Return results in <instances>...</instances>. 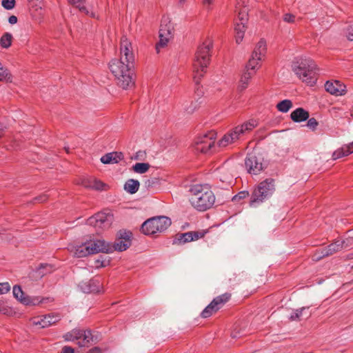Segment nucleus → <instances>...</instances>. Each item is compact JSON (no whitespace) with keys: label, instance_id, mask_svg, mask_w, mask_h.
Here are the masks:
<instances>
[{"label":"nucleus","instance_id":"f257e3e1","mask_svg":"<svg viewBox=\"0 0 353 353\" xmlns=\"http://www.w3.org/2000/svg\"><path fill=\"white\" fill-rule=\"evenodd\" d=\"M134 65L120 59H112L109 63V68L115 77L117 85L123 90L130 89L134 85Z\"/></svg>","mask_w":353,"mask_h":353},{"label":"nucleus","instance_id":"f03ea898","mask_svg":"<svg viewBox=\"0 0 353 353\" xmlns=\"http://www.w3.org/2000/svg\"><path fill=\"white\" fill-rule=\"evenodd\" d=\"M213 47V42L210 39H206L200 44L195 53L193 62L194 68V81L198 84L199 80L206 72L207 68L210 62V51Z\"/></svg>","mask_w":353,"mask_h":353},{"label":"nucleus","instance_id":"7ed1b4c3","mask_svg":"<svg viewBox=\"0 0 353 353\" xmlns=\"http://www.w3.org/2000/svg\"><path fill=\"white\" fill-rule=\"evenodd\" d=\"M192 205L199 211H205L214 203L215 196L208 185L196 184L190 189Z\"/></svg>","mask_w":353,"mask_h":353},{"label":"nucleus","instance_id":"20e7f679","mask_svg":"<svg viewBox=\"0 0 353 353\" xmlns=\"http://www.w3.org/2000/svg\"><path fill=\"white\" fill-rule=\"evenodd\" d=\"M292 70L303 82L310 86L315 84L318 67L312 59L307 58L301 59L294 64Z\"/></svg>","mask_w":353,"mask_h":353},{"label":"nucleus","instance_id":"39448f33","mask_svg":"<svg viewBox=\"0 0 353 353\" xmlns=\"http://www.w3.org/2000/svg\"><path fill=\"white\" fill-rule=\"evenodd\" d=\"M111 250L110 243L104 240L96 239L75 246L72 252L75 257L82 258L99 252L111 253Z\"/></svg>","mask_w":353,"mask_h":353},{"label":"nucleus","instance_id":"423d86ee","mask_svg":"<svg viewBox=\"0 0 353 353\" xmlns=\"http://www.w3.org/2000/svg\"><path fill=\"white\" fill-rule=\"evenodd\" d=\"M171 223V219L167 216H154L144 221L141 230L145 235H153L157 232H164L170 226Z\"/></svg>","mask_w":353,"mask_h":353},{"label":"nucleus","instance_id":"0eeeda50","mask_svg":"<svg viewBox=\"0 0 353 353\" xmlns=\"http://www.w3.org/2000/svg\"><path fill=\"white\" fill-rule=\"evenodd\" d=\"M274 190V181L272 179H266L261 182L253 192L250 205L255 207L257 203L262 202L270 196Z\"/></svg>","mask_w":353,"mask_h":353},{"label":"nucleus","instance_id":"6e6552de","mask_svg":"<svg viewBox=\"0 0 353 353\" xmlns=\"http://www.w3.org/2000/svg\"><path fill=\"white\" fill-rule=\"evenodd\" d=\"M216 133L212 130L203 135L197 137L193 143L196 151L202 153H208L214 146Z\"/></svg>","mask_w":353,"mask_h":353},{"label":"nucleus","instance_id":"1a4fd4ad","mask_svg":"<svg viewBox=\"0 0 353 353\" xmlns=\"http://www.w3.org/2000/svg\"><path fill=\"white\" fill-rule=\"evenodd\" d=\"M230 293H224L215 297L201 313L202 318L206 319L217 312L230 299Z\"/></svg>","mask_w":353,"mask_h":353},{"label":"nucleus","instance_id":"9d476101","mask_svg":"<svg viewBox=\"0 0 353 353\" xmlns=\"http://www.w3.org/2000/svg\"><path fill=\"white\" fill-rule=\"evenodd\" d=\"M132 233L129 230H121L117 234V238L113 244L110 243L112 248L111 253L114 251L122 252L126 250L132 244Z\"/></svg>","mask_w":353,"mask_h":353},{"label":"nucleus","instance_id":"9b49d317","mask_svg":"<svg viewBox=\"0 0 353 353\" xmlns=\"http://www.w3.org/2000/svg\"><path fill=\"white\" fill-rule=\"evenodd\" d=\"M263 61V59L260 57L250 55L245 65H244V89L261 68Z\"/></svg>","mask_w":353,"mask_h":353},{"label":"nucleus","instance_id":"f8f14e48","mask_svg":"<svg viewBox=\"0 0 353 353\" xmlns=\"http://www.w3.org/2000/svg\"><path fill=\"white\" fill-rule=\"evenodd\" d=\"M112 221V214L98 212L87 220V224L96 229L105 230L111 226Z\"/></svg>","mask_w":353,"mask_h":353},{"label":"nucleus","instance_id":"ddd939ff","mask_svg":"<svg viewBox=\"0 0 353 353\" xmlns=\"http://www.w3.org/2000/svg\"><path fill=\"white\" fill-rule=\"evenodd\" d=\"M173 23H161L159 28V41L156 45V50L159 53L160 49L167 46L168 41L174 36Z\"/></svg>","mask_w":353,"mask_h":353},{"label":"nucleus","instance_id":"4468645a","mask_svg":"<svg viewBox=\"0 0 353 353\" xmlns=\"http://www.w3.org/2000/svg\"><path fill=\"white\" fill-rule=\"evenodd\" d=\"M120 59L134 65V54L131 41L123 35L120 40Z\"/></svg>","mask_w":353,"mask_h":353},{"label":"nucleus","instance_id":"2eb2a0df","mask_svg":"<svg viewBox=\"0 0 353 353\" xmlns=\"http://www.w3.org/2000/svg\"><path fill=\"white\" fill-rule=\"evenodd\" d=\"M206 232L204 231H190L176 234L172 241L173 245H183L188 242L203 238Z\"/></svg>","mask_w":353,"mask_h":353},{"label":"nucleus","instance_id":"dca6fc26","mask_svg":"<svg viewBox=\"0 0 353 353\" xmlns=\"http://www.w3.org/2000/svg\"><path fill=\"white\" fill-rule=\"evenodd\" d=\"M12 293L16 299L26 305H37L43 300L37 296H26L21 286L17 285L13 287Z\"/></svg>","mask_w":353,"mask_h":353},{"label":"nucleus","instance_id":"f3484780","mask_svg":"<svg viewBox=\"0 0 353 353\" xmlns=\"http://www.w3.org/2000/svg\"><path fill=\"white\" fill-rule=\"evenodd\" d=\"M243 134V124H240L234 128L228 133L225 134L221 140L219 141V147H225L229 144L234 143L237 141L240 136Z\"/></svg>","mask_w":353,"mask_h":353},{"label":"nucleus","instance_id":"a211bd4d","mask_svg":"<svg viewBox=\"0 0 353 353\" xmlns=\"http://www.w3.org/2000/svg\"><path fill=\"white\" fill-rule=\"evenodd\" d=\"M61 319V315L59 313H51L41 317L34 318L33 319V324L35 325H39L42 328H45L59 322Z\"/></svg>","mask_w":353,"mask_h":353},{"label":"nucleus","instance_id":"6ab92c4d","mask_svg":"<svg viewBox=\"0 0 353 353\" xmlns=\"http://www.w3.org/2000/svg\"><path fill=\"white\" fill-rule=\"evenodd\" d=\"M79 287L84 293H97L100 292L102 285L99 279L93 278L88 281H81Z\"/></svg>","mask_w":353,"mask_h":353},{"label":"nucleus","instance_id":"aec40b11","mask_svg":"<svg viewBox=\"0 0 353 353\" xmlns=\"http://www.w3.org/2000/svg\"><path fill=\"white\" fill-rule=\"evenodd\" d=\"M325 90L334 96H343L346 93L345 85L339 81H327L325 83Z\"/></svg>","mask_w":353,"mask_h":353},{"label":"nucleus","instance_id":"412c9836","mask_svg":"<svg viewBox=\"0 0 353 353\" xmlns=\"http://www.w3.org/2000/svg\"><path fill=\"white\" fill-rule=\"evenodd\" d=\"M245 165L250 174H257L263 170L264 166L261 159L250 155L245 161Z\"/></svg>","mask_w":353,"mask_h":353},{"label":"nucleus","instance_id":"4be33fe9","mask_svg":"<svg viewBox=\"0 0 353 353\" xmlns=\"http://www.w3.org/2000/svg\"><path fill=\"white\" fill-rule=\"evenodd\" d=\"M30 14L34 21L40 20L43 15L41 0H28Z\"/></svg>","mask_w":353,"mask_h":353},{"label":"nucleus","instance_id":"5701e85b","mask_svg":"<svg viewBox=\"0 0 353 353\" xmlns=\"http://www.w3.org/2000/svg\"><path fill=\"white\" fill-rule=\"evenodd\" d=\"M267 53V44L266 41L263 39H261L254 46L251 54L260 57L261 59H265Z\"/></svg>","mask_w":353,"mask_h":353},{"label":"nucleus","instance_id":"b1692460","mask_svg":"<svg viewBox=\"0 0 353 353\" xmlns=\"http://www.w3.org/2000/svg\"><path fill=\"white\" fill-rule=\"evenodd\" d=\"M124 158L123 154L121 152H110L102 156L101 162L103 164L117 163Z\"/></svg>","mask_w":353,"mask_h":353},{"label":"nucleus","instance_id":"393cba45","mask_svg":"<svg viewBox=\"0 0 353 353\" xmlns=\"http://www.w3.org/2000/svg\"><path fill=\"white\" fill-rule=\"evenodd\" d=\"M54 270L55 268L52 264L41 263L34 271L35 278L41 279L45 275L52 272Z\"/></svg>","mask_w":353,"mask_h":353},{"label":"nucleus","instance_id":"a878e982","mask_svg":"<svg viewBox=\"0 0 353 353\" xmlns=\"http://www.w3.org/2000/svg\"><path fill=\"white\" fill-rule=\"evenodd\" d=\"M290 117L294 122H302L309 118V113L304 109L299 108L292 112Z\"/></svg>","mask_w":353,"mask_h":353},{"label":"nucleus","instance_id":"bb28decb","mask_svg":"<svg viewBox=\"0 0 353 353\" xmlns=\"http://www.w3.org/2000/svg\"><path fill=\"white\" fill-rule=\"evenodd\" d=\"M140 183L138 180L130 179L124 184V190L131 194H135L139 188Z\"/></svg>","mask_w":353,"mask_h":353},{"label":"nucleus","instance_id":"cd10ccee","mask_svg":"<svg viewBox=\"0 0 353 353\" xmlns=\"http://www.w3.org/2000/svg\"><path fill=\"white\" fill-rule=\"evenodd\" d=\"M342 248V244L341 241H336L330 244L326 248L324 249L323 252V256H328L334 254V252L339 251Z\"/></svg>","mask_w":353,"mask_h":353},{"label":"nucleus","instance_id":"c85d7f7f","mask_svg":"<svg viewBox=\"0 0 353 353\" xmlns=\"http://www.w3.org/2000/svg\"><path fill=\"white\" fill-rule=\"evenodd\" d=\"M83 336V330L79 329H74L71 332L66 333L63 337L65 341H74L81 339Z\"/></svg>","mask_w":353,"mask_h":353},{"label":"nucleus","instance_id":"c756f323","mask_svg":"<svg viewBox=\"0 0 353 353\" xmlns=\"http://www.w3.org/2000/svg\"><path fill=\"white\" fill-rule=\"evenodd\" d=\"M292 107V102L289 99H285L280 101L276 105V108L281 112H288Z\"/></svg>","mask_w":353,"mask_h":353},{"label":"nucleus","instance_id":"7c9ffc66","mask_svg":"<svg viewBox=\"0 0 353 353\" xmlns=\"http://www.w3.org/2000/svg\"><path fill=\"white\" fill-rule=\"evenodd\" d=\"M150 165L148 163H137L132 166V170L139 174H144L148 172Z\"/></svg>","mask_w":353,"mask_h":353},{"label":"nucleus","instance_id":"2f4dec72","mask_svg":"<svg viewBox=\"0 0 353 353\" xmlns=\"http://www.w3.org/2000/svg\"><path fill=\"white\" fill-rule=\"evenodd\" d=\"M12 81V74L9 72V70L3 66L2 63L0 62V81Z\"/></svg>","mask_w":353,"mask_h":353},{"label":"nucleus","instance_id":"473e14b6","mask_svg":"<svg viewBox=\"0 0 353 353\" xmlns=\"http://www.w3.org/2000/svg\"><path fill=\"white\" fill-rule=\"evenodd\" d=\"M347 155H349V153L347 152V149L345 145H344L341 148L337 149L336 150H335L333 152V154H332V159L333 160H336V159H338L339 158H341L343 157H345V156H347Z\"/></svg>","mask_w":353,"mask_h":353},{"label":"nucleus","instance_id":"72a5a7b5","mask_svg":"<svg viewBox=\"0 0 353 353\" xmlns=\"http://www.w3.org/2000/svg\"><path fill=\"white\" fill-rule=\"evenodd\" d=\"M12 39V37L11 34L8 32L4 33L0 39L1 46L5 48L10 47L11 46Z\"/></svg>","mask_w":353,"mask_h":353},{"label":"nucleus","instance_id":"f704fd0d","mask_svg":"<svg viewBox=\"0 0 353 353\" xmlns=\"http://www.w3.org/2000/svg\"><path fill=\"white\" fill-rule=\"evenodd\" d=\"M343 36L350 41H353V23H346L343 28Z\"/></svg>","mask_w":353,"mask_h":353},{"label":"nucleus","instance_id":"c9c22d12","mask_svg":"<svg viewBox=\"0 0 353 353\" xmlns=\"http://www.w3.org/2000/svg\"><path fill=\"white\" fill-rule=\"evenodd\" d=\"M83 185L86 188H90L97 190H102L105 186V184L103 182L97 180H94L90 184H87L85 182H83Z\"/></svg>","mask_w":353,"mask_h":353},{"label":"nucleus","instance_id":"e433bc0d","mask_svg":"<svg viewBox=\"0 0 353 353\" xmlns=\"http://www.w3.org/2000/svg\"><path fill=\"white\" fill-rule=\"evenodd\" d=\"M82 338L83 339V342L82 343H81V342L79 343V345L80 346H85V343H89L91 341H93V338H92V336L91 330H83Z\"/></svg>","mask_w":353,"mask_h":353},{"label":"nucleus","instance_id":"4c0bfd02","mask_svg":"<svg viewBox=\"0 0 353 353\" xmlns=\"http://www.w3.org/2000/svg\"><path fill=\"white\" fill-rule=\"evenodd\" d=\"M161 179L159 177H152L145 181V186L147 188H152L160 184Z\"/></svg>","mask_w":353,"mask_h":353},{"label":"nucleus","instance_id":"58836bf2","mask_svg":"<svg viewBox=\"0 0 353 353\" xmlns=\"http://www.w3.org/2000/svg\"><path fill=\"white\" fill-rule=\"evenodd\" d=\"M75 8H78L79 10L85 14H89V10L85 6V1L84 0H77Z\"/></svg>","mask_w":353,"mask_h":353},{"label":"nucleus","instance_id":"ea45409f","mask_svg":"<svg viewBox=\"0 0 353 353\" xmlns=\"http://www.w3.org/2000/svg\"><path fill=\"white\" fill-rule=\"evenodd\" d=\"M241 23H236L234 28V31L236 32L235 39L238 44L243 41V33L241 32Z\"/></svg>","mask_w":353,"mask_h":353},{"label":"nucleus","instance_id":"a19ab883","mask_svg":"<svg viewBox=\"0 0 353 353\" xmlns=\"http://www.w3.org/2000/svg\"><path fill=\"white\" fill-rule=\"evenodd\" d=\"M16 4L15 0H2L1 6L8 10H12L14 8Z\"/></svg>","mask_w":353,"mask_h":353},{"label":"nucleus","instance_id":"79ce46f5","mask_svg":"<svg viewBox=\"0 0 353 353\" xmlns=\"http://www.w3.org/2000/svg\"><path fill=\"white\" fill-rule=\"evenodd\" d=\"M258 125L257 120L254 119H251L248 121H247L245 123H244V127L246 130H252L253 128L256 127Z\"/></svg>","mask_w":353,"mask_h":353},{"label":"nucleus","instance_id":"37998d69","mask_svg":"<svg viewBox=\"0 0 353 353\" xmlns=\"http://www.w3.org/2000/svg\"><path fill=\"white\" fill-rule=\"evenodd\" d=\"M309 307H301L300 309L296 310V312L299 313V319H301V317L308 318L310 316V313L308 312Z\"/></svg>","mask_w":353,"mask_h":353},{"label":"nucleus","instance_id":"c03bdc74","mask_svg":"<svg viewBox=\"0 0 353 353\" xmlns=\"http://www.w3.org/2000/svg\"><path fill=\"white\" fill-rule=\"evenodd\" d=\"M10 290V285L8 282L0 283V294H4Z\"/></svg>","mask_w":353,"mask_h":353},{"label":"nucleus","instance_id":"a18cd8bd","mask_svg":"<svg viewBox=\"0 0 353 353\" xmlns=\"http://www.w3.org/2000/svg\"><path fill=\"white\" fill-rule=\"evenodd\" d=\"M198 108L196 102H191L188 107H185V110L188 114H192L194 110Z\"/></svg>","mask_w":353,"mask_h":353},{"label":"nucleus","instance_id":"49530a36","mask_svg":"<svg viewBox=\"0 0 353 353\" xmlns=\"http://www.w3.org/2000/svg\"><path fill=\"white\" fill-rule=\"evenodd\" d=\"M49 195L46 194H42L34 199V203H43L46 201Z\"/></svg>","mask_w":353,"mask_h":353},{"label":"nucleus","instance_id":"de8ad7c7","mask_svg":"<svg viewBox=\"0 0 353 353\" xmlns=\"http://www.w3.org/2000/svg\"><path fill=\"white\" fill-rule=\"evenodd\" d=\"M283 20L285 22H294L296 19L294 15L286 14L284 15Z\"/></svg>","mask_w":353,"mask_h":353},{"label":"nucleus","instance_id":"09e8293b","mask_svg":"<svg viewBox=\"0 0 353 353\" xmlns=\"http://www.w3.org/2000/svg\"><path fill=\"white\" fill-rule=\"evenodd\" d=\"M74 349L70 346H64L61 353H74Z\"/></svg>","mask_w":353,"mask_h":353},{"label":"nucleus","instance_id":"8fccbe9b","mask_svg":"<svg viewBox=\"0 0 353 353\" xmlns=\"http://www.w3.org/2000/svg\"><path fill=\"white\" fill-rule=\"evenodd\" d=\"M317 124L318 123L316 121L314 118L309 119L307 121V126L312 128H314L317 125Z\"/></svg>","mask_w":353,"mask_h":353},{"label":"nucleus","instance_id":"3c124183","mask_svg":"<svg viewBox=\"0 0 353 353\" xmlns=\"http://www.w3.org/2000/svg\"><path fill=\"white\" fill-rule=\"evenodd\" d=\"M212 2L213 0H202L203 6L207 9H210V6L212 3Z\"/></svg>","mask_w":353,"mask_h":353},{"label":"nucleus","instance_id":"603ef678","mask_svg":"<svg viewBox=\"0 0 353 353\" xmlns=\"http://www.w3.org/2000/svg\"><path fill=\"white\" fill-rule=\"evenodd\" d=\"M237 5L238 6L236 7V11L239 12V14H238L239 19L240 21H242L243 20V17L241 16V5L240 2H238Z\"/></svg>","mask_w":353,"mask_h":353},{"label":"nucleus","instance_id":"864d4df0","mask_svg":"<svg viewBox=\"0 0 353 353\" xmlns=\"http://www.w3.org/2000/svg\"><path fill=\"white\" fill-rule=\"evenodd\" d=\"M88 353H102V350L99 347H94L90 350Z\"/></svg>","mask_w":353,"mask_h":353},{"label":"nucleus","instance_id":"5fc2aeb1","mask_svg":"<svg viewBox=\"0 0 353 353\" xmlns=\"http://www.w3.org/2000/svg\"><path fill=\"white\" fill-rule=\"evenodd\" d=\"M105 262L104 261H101V259H97L95 261V265H96L97 268L105 267Z\"/></svg>","mask_w":353,"mask_h":353},{"label":"nucleus","instance_id":"6e6d98bb","mask_svg":"<svg viewBox=\"0 0 353 353\" xmlns=\"http://www.w3.org/2000/svg\"><path fill=\"white\" fill-rule=\"evenodd\" d=\"M290 319L292 320V321L299 320V313L296 312V310H294L292 312V314H291V316L290 317Z\"/></svg>","mask_w":353,"mask_h":353},{"label":"nucleus","instance_id":"4d7b16f0","mask_svg":"<svg viewBox=\"0 0 353 353\" xmlns=\"http://www.w3.org/2000/svg\"><path fill=\"white\" fill-rule=\"evenodd\" d=\"M240 332L236 331V328H234V330L232 332L231 336L232 338H239L241 337Z\"/></svg>","mask_w":353,"mask_h":353},{"label":"nucleus","instance_id":"13d9d810","mask_svg":"<svg viewBox=\"0 0 353 353\" xmlns=\"http://www.w3.org/2000/svg\"><path fill=\"white\" fill-rule=\"evenodd\" d=\"M88 16H90L91 18L92 19H99V17H98V14L96 12L94 11H90L89 10V14H87Z\"/></svg>","mask_w":353,"mask_h":353},{"label":"nucleus","instance_id":"bf43d9fd","mask_svg":"<svg viewBox=\"0 0 353 353\" xmlns=\"http://www.w3.org/2000/svg\"><path fill=\"white\" fill-rule=\"evenodd\" d=\"M242 194H243V192H239L236 195H235L234 196H233V198H232V201H237V200H239V199H242V198H243Z\"/></svg>","mask_w":353,"mask_h":353},{"label":"nucleus","instance_id":"052dcab7","mask_svg":"<svg viewBox=\"0 0 353 353\" xmlns=\"http://www.w3.org/2000/svg\"><path fill=\"white\" fill-rule=\"evenodd\" d=\"M345 146L347 149L349 154L353 153V141L348 145H345Z\"/></svg>","mask_w":353,"mask_h":353},{"label":"nucleus","instance_id":"680f3d73","mask_svg":"<svg viewBox=\"0 0 353 353\" xmlns=\"http://www.w3.org/2000/svg\"><path fill=\"white\" fill-rule=\"evenodd\" d=\"M8 22H17V17L15 15H11L8 17Z\"/></svg>","mask_w":353,"mask_h":353},{"label":"nucleus","instance_id":"e2e57ef3","mask_svg":"<svg viewBox=\"0 0 353 353\" xmlns=\"http://www.w3.org/2000/svg\"><path fill=\"white\" fill-rule=\"evenodd\" d=\"M143 154V152L142 151H139L137 152L135 157H134V159L135 160H139L140 159V157H142Z\"/></svg>","mask_w":353,"mask_h":353},{"label":"nucleus","instance_id":"0e129e2a","mask_svg":"<svg viewBox=\"0 0 353 353\" xmlns=\"http://www.w3.org/2000/svg\"><path fill=\"white\" fill-rule=\"evenodd\" d=\"M77 0H68V3L71 5H72L73 6H75L76 4V1Z\"/></svg>","mask_w":353,"mask_h":353},{"label":"nucleus","instance_id":"69168bd1","mask_svg":"<svg viewBox=\"0 0 353 353\" xmlns=\"http://www.w3.org/2000/svg\"><path fill=\"white\" fill-rule=\"evenodd\" d=\"M3 130L2 125L0 123V138L3 136Z\"/></svg>","mask_w":353,"mask_h":353},{"label":"nucleus","instance_id":"338daca9","mask_svg":"<svg viewBox=\"0 0 353 353\" xmlns=\"http://www.w3.org/2000/svg\"><path fill=\"white\" fill-rule=\"evenodd\" d=\"M167 20H169V21H168V22H170V20L169 19V18H168V17L165 18V17H163V22H166V21H167Z\"/></svg>","mask_w":353,"mask_h":353},{"label":"nucleus","instance_id":"774afa93","mask_svg":"<svg viewBox=\"0 0 353 353\" xmlns=\"http://www.w3.org/2000/svg\"><path fill=\"white\" fill-rule=\"evenodd\" d=\"M243 194H244V198L245 197L246 195L249 194V193L248 192H245V191L243 192Z\"/></svg>","mask_w":353,"mask_h":353}]
</instances>
